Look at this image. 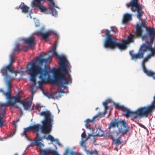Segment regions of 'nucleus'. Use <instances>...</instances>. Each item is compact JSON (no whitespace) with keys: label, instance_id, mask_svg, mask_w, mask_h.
<instances>
[{"label":"nucleus","instance_id":"1","mask_svg":"<svg viewBox=\"0 0 155 155\" xmlns=\"http://www.w3.org/2000/svg\"><path fill=\"white\" fill-rule=\"evenodd\" d=\"M131 10L137 12V17L141 21L140 25L137 23L136 25L135 35L141 37L143 40H149L153 44L155 38V29L150 27H147L145 22L142 18L144 12L142 10V5L130 7Z\"/></svg>","mask_w":155,"mask_h":155},{"label":"nucleus","instance_id":"2","mask_svg":"<svg viewBox=\"0 0 155 155\" xmlns=\"http://www.w3.org/2000/svg\"><path fill=\"white\" fill-rule=\"evenodd\" d=\"M40 115L45 117L44 119L42 121V125L37 124L31 126L32 132H35L37 134L34 140V145L41 147L43 145L40 141H42V137L40 136L39 132L41 130L44 134L49 133L51 130L54 120L53 116L49 111H42L40 113Z\"/></svg>","mask_w":155,"mask_h":155},{"label":"nucleus","instance_id":"3","mask_svg":"<svg viewBox=\"0 0 155 155\" xmlns=\"http://www.w3.org/2000/svg\"><path fill=\"white\" fill-rule=\"evenodd\" d=\"M31 67L36 73L39 74V77L43 83L45 82V80H47V76L51 73L53 74L54 78L49 79L48 81L52 84L60 86V81L63 80L64 78V77L61 74L62 70L60 66L57 69L54 68L48 70L47 68H42L34 62L31 63Z\"/></svg>","mask_w":155,"mask_h":155},{"label":"nucleus","instance_id":"4","mask_svg":"<svg viewBox=\"0 0 155 155\" xmlns=\"http://www.w3.org/2000/svg\"><path fill=\"white\" fill-rule=\"evenodd\" d=\"M115 107L119 110L126 112L123 114L126 118L133 116L134 118H140L142 117H147L149 115L151 116L152 112L155 109V104L152 102L150 105L140 107L136 110L133 111L129 109L118 104L115 105Z\"/></svg>","mask_w":155,"mask_h":155},{"label":"nucleus","instance_id":"5","mask_svg":"<svg viewBox=\"0 0 155 155\" xmlns=\"http://www.w3.org/2000/svg\"><path fill=\"white\" fill-rule=\"evenodd\" d=\"M68 62L66 58L59 63V66L61 69V74L64 77L63 80L60 81V86L64 88H65V84H68L71 83V79L70 75L69 73L68 70L66 68L68 67Z\"/></svg>","mask_w":155,"mask_h":155},{"label":"nucleus","instance_id":"6","mask_svg":"<svg viewBox=\"0 0 155 155\" xmlns=\"http://www.w3.org/2000/svg\"><path fill=\"white\" fill-rule=\"evenodd\" d=\"M106 38L104 43V46L106 48H114L115 47V45L117 39L113 37L110 33V31L108 29L105 30Z\"/></svg>","mask_w":155,"mask_h":155},{"label":"nucleus","instance_id":"7","mask_svg":"<svg viewBox=\"0 0 155 155\" xmlns=\"http://www.w3.org/2000/svg\"><path fill=\"white\" fill-rule=\"evenodd\" d=\"M16 59V57L12 54L10 57V62L8 65L3 67L1 70V73H15V71L14 70V68L12 66V64L14 62Z\"/></svg>","mask_w":155,"mask_h":155},{"label":"nucleus","instance_id":"8","mask_svg":"<svg viewBox=\"0 0 155 155\" xmlns=\"http://www.w3.org/2000/svg\"><path fill=\"white\" fill-rule=\"evenodd\" d=\"M152 44L150 43L149 45L144 44V50H145V52L147 51H150L151 53L150 54H149L143 60L142 66L143 70L144 65L146 68L145 63L149 59H150L151 57H153L155 55V48H152Z\"/></svg>","mask_w":155,"mask_h":155},{"label":"nucleus","instance_id":"9","mask_svg":"<svg viewBox=\"0 0 155 155\" xmlns=\"http://www.w3.org/2000/svg\"><path fill=\"white\" fill-rule=\"evenodd\" d=\"M144 49V44H143L140 46L137 53L133 54L134 51L132 50L130 51V54L131 56V60H136L138 59L143 58L145 53Z\"/></svg>","mask_w":155,"mask_h":155},{"label":"nucleus","instance_id":"10","mask_svg":"<svg viewBox=\"0 0 155 155\" xmlns=\"http://www.w3.org/2000/svg\"><path fill=\"white\" fill-rule=\"evenodd\" d=\"M29 74L30 75V80L33 83L30 87L31 90L32 91V94H33L35 92L34 89V88L36 84V78L38 74L31 67L29 69Z\"/></svg>","mask_w":155,"mask_h":155},{"label":"nucleus","instance_id":"11","mask_svg":"<svg viewBox=\"0 0 155 155\" xmlns=\"http://www.w3.org/2000/svg\"><path fill=\"white\" fill-rule=\"evenodd\" d=\"M15 101L13 103H12V105L14 106L17 102H19L23 105L25 110H28L31 107L32 104V101H28L26 102H25L23 101H21L20 98L19 96L18 97H15Z\"/></svg>","mask_w":155,"mask_h":155},{"label":"nucleus","instance_id":"12","mask_svg":"<svg viewBox=\"0 0 155 155\" xmlns=\"http://www.w3.org/2000/svg\"><path fill=\"white\" fill-rule=\"evenodd\" d=\"M32 5L33 7L38 8L41 12L46 13L48 9L41 4L40 0H33L32 2Z\"/></svg>","mask_w":155,"mask_h":155},{"label":"nucleus","instance_id":"13","mask_svg":"<svg viewBox=\"0 0 155 155\" xmlns=\"http://www.w3.org/2000/svg\"><path fill=\"white\" fill-rule=\"evenodd\" d=\"M52 32L51 31H48L46 32H44V29H41L37 32L38 35H40L41 36V39H43L45 41L49 40L48 38L50 35H51Z\"/></svg>","mask_w":155,"mask_h":155},{"label":"nucleus","instance_id":"14","mask_svg":"<svg viewBox=\"0 0 155 155\" xmlns=\"http://www.w3.org/2000/svg\"><path fill=\"white\" fill-rule=\"evenodd\" d=\"M3 95L6 97L7 99H8L7 102L6 103L8 104V105L11 106H14V105H12V103H13L15 101V97H19L18 95L11 97V91L8 90H7V92H5Z\"/></svg>","mask_w":155,"mask_h":155},{"label":"nucleus","instance_id":"15","mask_svg":"<svg viewBox=\"0 0 155 155\" xmlns=\"http://www.w3.org/2000/svg\"><path fill=\"white\" fill-rule=\"evenodd\" d=\"M22 40L24 43L28 44L29 47V48L31 49L35 45V38L31 36L26 38L23 39Z\"/></svg>","mask_w":155,"mask_h":155},{"label":"nucleus","instance_id":"16","mask_svg":"<svg viewBox=\"0 0 155 155\" xmlns=\"http://www.w3.org/2000/svg\"><path fill=\"white\" fill-rule=\"evenodd\" d=\"M39 152V155H60L57 151L50 149H41Z\"/></svg>","mask_w":155,"mask_h":155},{"label":"nucleus","instance_id":"17","mask_svg":"<svg viewBox=\"0 0 155 155\" xmlns=\"http://www.w3.org/2000/svg\"><path fill=\"white\" fill-rule=\"evenodd\" d=\"M1 73L2 76L5 77V79L8 87V90H11V89L12 87L11 84L12 78L9 75L8 73H5L4 74H3V73Z\"/></svg>","mask_w":155,"mask_h":155},{"label":"nucleus","instance_id":"18","mask_svg":"<svg viewBox=\"0 0 155 155\" xmlns=\"http://www.w3.org/2000/svg\"><path fill=\"white\" fill-rule=\"evenodd\" d=\"M126 5L127 8H129L131 6L142 5V4H140L139 0H131L130 2L129 3H127Z\"/></svg>","mask_w":155,"mask_h":155},{"label":"nucleus","instance_id":"19","mask_svg":"<svg viewBox=\"0 0 155 155\" xmlns=\"http://www.w3.org/2000/svg\"><path fill=\"white\" fill-rule=\"evenodd\" d=\"M36 60L38 61L39 64H42L43 63H46L48 61L50 62L51 61V57L49 56L48 58H43L40 56L37 57Z\"/></svg>","mask_w":155,"mask_h":155},{"label":"nucleus","instance_id":"20","mask_svg":"<svg viewBox=\"0 0 155 155\" xmlns=\"http://www.w3.org/2000/svg\"><path fill=\"white\" fill-rule=\"evenodd\" d=\"M143 71L147 75L150 76L155 80V72L150 70H147L144 66L143 67Z\"/></svg>","mask_w":155,"mask_h":155},{"label":"nucleus","instance_id":"21","mask_svg":"<svg viewBox=\"0 0 155 155\" xmlns=\"http://www.w3.org/2000/svg\"><path fill=\"white\" fill-rule=\"evenodd\" d=\"M105 115V112H104L103 114H101V112H99L92 119H87L86 120L85 122H86L87 123L89 122H92L94 121V120L97 117H101L104 116Z\"/></svg>","mask_w":155,"mask_h":155},{"label":"nucleus","instance_id":"22","mask_svg":"<svg viewBox=\"0 0 155 155\" xmlns=\"http://www.w3.org/2000/svg\"><path fill=\"white\" fill-rule=\"evenodd\" d=\"M127 44L125 41L122 43H118L117 41L115 45V47H117L118 48L121 50L124 49L127 47Z\"/></svg>","mask_w":155,"mask_h":155},{"label":"nucleus","instance_id":"23","mask_svg":"<svg viewBox=\"0 0 155 155\" xmlns=\"http://www.w3.org/2000/svg\"><path fill=\"white\" fill-rule=\"evenodd\" d=\"M127 124L124 120H118L116 119V127H119L120 126L125 127Z\"/></svg>","mask_w":155,"mask_h":155},{"label":"nucleus","instance_id":"24","mask_svg":"<svg viewBox=\"0 0 155 155\" xmlns=\"http://www.w3.org/2000/svg\"><path fill=\"white\" fill-rule=\"evenodd\" d=\"M132 15L127 13L125 14L124 16L123 19V22L124 23H125L132 19Z\"/></svg>","mask_w":155,"mask_h":155},{"label":"nucleus","instance_id":"25","mask_svg":"<svg viewBox=\"0 0 155 155\" xmlns=\"http://www.w3.org/2000/svg\"><path fill=\"white\" fill-rule=\"evenodd\" d=\"M51 52L53 54H54L59 59L60 61H61L66 58L65 57L63 56H60L57 54L55 48H54L52 49Z\"/></svg>","mask_w":155,"mask_h":155},{"label":"nucleus","instance_id":"26","mask_svg":"<svg viewBox=\"0 0 155 155\" xmlns=\"http://www.w3.org/2000/svg\"><path fill=\"white\" fill-rule=\"evenodd\" d=\"M19 8L24 13H27L29 9V8L25 5L24 3L22 5H20Z\"/></svg>","mask_w":155,"mask_h":155},{"label":"nucleus","instance_id":"27","mask_svg":"<svg viewBox=\"0 0 155 155\" xmlns=\"http://www.w3.org/2000/svg\"><path fill=\"white\" fill-rule=\"evenodd\" d=\"M111 137L113 141L114 142V144L116 146H117L123 143V141L122 140H120L119 138L115 139L112 136H111Z\"/></svg>","mask_w":155,"mask_h":155},{"label":"nucleus","instance_id":"28","mask_svg":"<svg viewBox=\"0 0 155 155\" xmlns=\"http://www.w3.org/2000/svg\"><path fill=\"white\" fill-rule=\"evenodd\" d=\"M134 38H136L135 36L130 34L129 35V36L128 37L127 40L125 41L127 44L131 42H133L134 41Z\"/></svg>","mask_w":155,"mask_h":155},{"label":"nucleus","instance_id":"29","mask_svg":"<svg viewBox=\"0 0 155 155\" xmlns=\"http://www.w3.org/2000/svg\"><path fill=\"white\" fill-rule=\"evenodd\" d=\"M5 112H2L0 113V127H2L4 125V122L3 120V118L5 116Z\"/></svg>","mask_w":155,"mask_h":155},{"label":"nucleus","instance_id":"30","mask_svg":"<svg viewBox=\"0 0 155 155\" xmlns=\"http://www.w3.org/2000/svg\"><path fill=\"white\" fill-rule=\"evenodd\" d=\"M87 139V138H86V139H82L80 143V145L82 147L84 150L86 152L88 150L87 149L86 146H85V145L86 141Z\"/></svg>","mask_w":155,"mask_h":155},{"label":"nucleus","instance_id":"31","mask_svg":"<svg viewBox=\"0 0 155 155\" xmlns=\"http://www.w3.org/2000/svg\"><path fill=\"white\" fill-rule=\"evenodd\" d=\"M42 137V138H45L48 140H50L52 142L57 141V139H54L51 135L50 134H49L47 137L46 135H44Z\"/></svg>","mask_w":155,"mask_h":155},{"label":"nucleus","instance_id":"32","mask_svg":"<svg viewBox=\"0 0 155 155\" xmlns=\"http://www.w3.org/2000/svg\"><path fill=\"white\" fill-rule=\"evenodd\" d=\"M8 106V104L7 103H0V109L2 110V112H5L6 109Z\"/></svg>","mask_w":155,"mask_h":155},{"label":"nucleus","instance_id":"33","mask_svg":"<svg viewBox=\"0 0 155 155\" xmlns=\"http://www.w3.org/2000/svg\"><path fill=\"white\" fill-rule=\"evenodd\" d=\"M31 131H32L31 126H30L29 127L24 128L23 134L24 135H25L27 132H29Z\"/></svg>","mask_w":155,"mask_h":155},{"label":"nucleus","instance_id":"34","mask_svg":"<svg viewBox=\"0 0 155 155\" xmlns=\"http://www.w3.org/2000/svg\"><path fill=\"white\" fill-rule=\"evenodd\" d=\"M70 149L69 148H67L66 149L65 152L63 154V155H68V154L69 153ZM71 155H78L77 153L75 152L72 151L70 153Z\"/></svg>","mask_w":155,"mask_h":155},{"label":"nucleus","instance_id":"35","mask_svg":"<svg viewBox=\"0 0 155 155\" xmlns=\"http://www.w3.org/2000/svg\"><path fill=\"white\" fill-rule=\"evenodd\" d=\"M116 127V119H115L114 120L112 121L109 125L108 128L109 129L111 128L114 127Z\"/></svg>","mask_w":155,"mask_h":155},{"label":"nucleus","instance_id":"36","mask_svg":"<svg viewBox=\"0 0 155 155\" xmlns=\"http://www.w3.org/2000/svg\"><path fill=\"white\" fill-rule=\"evenodd\" d=\"M116 127V119H115L114 120L112 121L109 125L108 128L109 129L111 128L114 127Z\"/></svg>","mask_w":155,"mask_h":155},{"label":"nucleus","instance_id":"37","mask_svg":"<svg viewBox=\"0 0 155 155\" xmlns=\"http://www.w3.org/2000/svg\"><path fill=\"white\" fill-rule=\"evenodd\" d=\"M116 127V119H115L114 120L112 121L109 125L108 128L109 129L111 128L114 127Z\"/></svg>","mask_w":155,"mask_h":155},{"label":"nucleus","instance_id":"38","mask_svg":"<svg viewBox=\"0 0 155 155\" xmlns=\"http://www.w3.org/2000/svg\"><path fill=\"white\" fill-rule=\"evenodd\" d=\"M43 91L44 94L49 98H53L54 97V96L55 95L57 94L56 92H55L53 95H52L51 94H49L47 92H44V91Z\"/></svg>","mask_w":155,"mask_h":155},{"label":"nucleus","instance_id":"39","mask_svg":"<svg viewBox=\"0 0 155 155\" xmlns=\"http://www.w3.org/2000/svg\"><path fill=\"white\" fill-rule=\"evenodd\" d=\"M86 152L87 154L90 155H98L97 152L96 150L91 151L88 150Z\"/></svg>","mask_w":155,"mask_h":155},{"label":"nucleus","instance_id":"40","mask_svg":"<svg viewBox=\"0 0 155 155\" xmlns=\"http://www.w3.org/2000/svg\"><path fill=\"white\" fill-rule=\"evenodd\" d=\"M16 131V128L13 129L11 133L8 135V137H12L15 134Z\"/></svg>","mask_w":155,"mask_h":155},{"label":"nucleus","instance_id":"41","mask_svg":"<svg viewBox=\"0 0 155 155\" xmlns=\"http://www.w3.org/2000/svg\"><path fill=\"white\" fill-rule=\"evenodd\" d=\"M107 102H104L103 103V104L105 107V110L103 113H101V114H103L104 112H105V114L106 113V110L108 108V107L107 106Z\"/></svg>","mask_w":155,"mask_h":155},{"label":"nucleus","instance_id":"42","mask_svg":"<svg viewBox=\"0 0 155 155\" xmlns=\"http://www.w3.org/2000/svg\"><path fill=\"white\" fill-rule=\"evenodd\" d=\"M126 127V129L124 130L122 134H126L128 132L129 130V127L127 125H126L125 127Z\"/></svg>","mask_w":155,"mask_h":155},{"label":"nucleus","instance_id":"43","mask_svg":"<svg viewBox=\"0 0 155 155\" xmlns=\"http://www.w3.org/2000/svg\"><path fill=\"white\" fill-rule=\"evenodd\" d=\"M19 45H20L19 43H18V44H17L15 47V48H14V51H20L21 50V49H20L19 48Z\"/></svg>","mask_w":155,"mask_h":155},{"label":"nucleus","instance_id":"44","mask_svg":"<svg viewBox=\"0 0 155 155\" xmlns=\"http://www.w3.org/2000/svg\"><path fill=\"white\" fill-rule=\"evenodd\" d=\"M28 48H29V46L24 45L23 46L22 49L21 50H23L25 51H27Z\"/></svg>","mask_w":155,"mask_h":155},{"label":"nucleus","instance_id":"45","mask_svg":"<svg viewBox=\"0 0 155 155\" xmlns=\"http://www.w3.org/2000/svg\"><path fill=\"white\" fill-rule=\"evenodd\" d=\"M47 80H45V82H43V83H45L46 82ZM39 84V86L37 87V88L40 87L41 89L42 90V83H43L41 81H41H39L38 82Z\"/></svg>","mask_w":155,"mask_h":155},{"label":"nucleus","instance_id":"46","mask_svg":"<svg viewBox=\"0 0 155 155\" xmlns=\"http://www.w3.org/2000/svg\"><path fill=\"white\" fill-rule=\"evenodd\" d=\"M110 31H113L114 33H116L117 31V28L115 27H111V29L110 30Z\"/></svg>","mask_w":155,"mask_h":155},{"label":"nucleus","instance_id":"47","mask_svg":"<svg viewBox=\"0 0 155 155\" xmlns=\"http://www.w3.org/2000/svg\"><path fill=\"white\" fill-rule=\"evenodd\" d=\"M81 136L82 138H85V139H86V138H87L88 139L89 137H86V135L85 132H83L82 134L81 135Z\"/></svg>","mask_w":155,"mask_h":155},{"label":"nucleus","instance_id":"48","mask_svg":"<svg viewBox=\"0 0 155 155\" xmlns=\"http://www.w3.org/2000/svg\"><path fill=\"white\" fill-rule=\"evenodd\" d=\"M19 121V120H16L15 121H13L12 122V124L15 126V127L16 128V124Z\"/></svg>","mask_w":155,"mask_h":155},{"label":"nucleus","instance_id":"49","mask_svg":"<svg viewBox=\"0 0 155 155\" xmlns=\"http://www.w3.org/2000/svg\"><path fill=\"white\" fill-rule=\"evenodd\" d=\"M57 91L58 92H59V93H64V91L61 90V89L59 88H58L57 89Z\"/></svg>","mask_w":155,"mask_h":155},{"label":"nucleus","instance_id":"50","mask_svg":"<svg viewBox=\"0 0 155 155\" xmlns=\"http://www.w3.org/2000/svg\"><path fill=\"white\" fill-rule=\"evenodd\" d=\"M57 141V144L58 146L61 147H62L63 146L59 142L58 140H57V141Z\"/></svg>","mask_w":155,"mask_h":155},{"label":"nucleus","instance_id":"51","mask_svg":"<svg viewBox=\"0 0 155 155\" xmlns=\"http://www.w3.org/2000/svg\"><path fill=\"white\" fill-rule=\"evenodd\" d=\"M51 12H52V15H54V16H55L57 15V11H55V13H54V14L53 13V12L52 11H51Z\"/></svg>","mask_w":155,"mask_h":155},{"label":"nucleus","instance_id":"52","mask_svg":"<svg viewBox=\"0 0 155 155\" xmlns=\"http://www.w3.org/2000/svg\"><path fill=\"white\" fill-rule=\"evenodd\" d=\"M41 107L40 106V105H37L36 107V109L37 110H39V109L41 108Z\"/></svg>","mask_w":155,"mask_h":155},{"label":"nucleus","instance_id":"53","mask_svg":"<svg viewBox=\"0 0 155 155\" xmlns=\"http://www.w3.org/2000/svg\"><path fill=\"white\" fill-rule=\"evenodd\" d=\"M0 92L3 93V94H4L5 91H4L3 89H0Z\"/></svg>","mask_w":155,"mask_h":155},{"label":"nucleus","instance_id":"54","mask_svg":"<svg viewBox=\"0 0 155 155\" xmlns=\"http://www.w3.org/2000/svg\"><path fill=\"white\" fill-rule=\"evenodd\" d=\"M152 103L153 104H155V94L154 97H153V100L152 102Z\"/></svg>","mask_w":155,"mask_h":155},{"label":"nucleus","instance_id":"55","mask_svg":"<svg viewBox=\"0 0 155 155\" xmlns=\"http://www.w3.org/2000/svg\"><path fill=\"white\" fill-rule=\"evenodd\" d=\"M7 138L6 137H4L2 138H1L0 137V140H3V139H6Z\"/></svg>","mask_w":155,"mask_h":155},{"label":"nucleus","instance_id":"56","mask_svg":"<svg viewBox=\"0 0 155 155\" xmlns=\"http://www.w3.org/2000/svg\"><path fill=\"white\" fill-rule=\"evenodd\" d=\"M139 125L140 127H143V124H139Z\"/></svg>","mask_w":155,"mask_h":155},{"label":"nucleus","instance_id":"57","mask_svg":"<svg viewBox=\"0 0 155 155\" xmlns=\"http://www.w3.org/2000/svg\"><path fill=\"white\" fill-rule=\"evenodd\" d=\"M142 128H143L144 129L146 130L147 129V128L146 127H145L144 125H143Z\"/></svg>","mask_w":155,"mask_h":155},{"label":"nucleus","instance_id":"58","mask_svg":"<svg viewBox=\"0 0 155 155\" xmlns=\"http://www.w3.org/2000/svg\"><path fill=\"white\" fill-rule=\"evenodd\" d=\"M86 127L87 128H88L89 129H91V127H90V126H87V125H86Z\"/></svg>","mask_w":155,"mask_h":155},{"label":"nucleus","instance_id":"59","mask_svg":"<svg viewBox=\"0 0 155 155\" xmlns=\"http://www.w3.org/2000/svg\"><path fill=\"white\" fill-rule=\"evenodd\" d=\"M14 155H18V154L17 153H15L14 154Z\"/></svg>","mask_w":155,"mask_h":155},{"label":"nucleus","instance_id":"60","mask_svg":"<svg viewBox=\"0 0 155 155\" xmlns=\"http://www.w3.org/2000/svg\"><path fill=\"white\" fill-rule=\"evenodd\" d=\"M58 97H55V98H58Z\"/></svg>","mask_w":155,"mask_h":155},{"label":"nucleus","instance_id":"61","mask_svg":"<svg viewBox=\"0 0 155 155\" xmlns=\"http://www.w3.org/2000/svg\"><path fill=\"white\" fill-rule=\"evenodd\" d=\"M110 113H109V116H108V117L109 116V115H110Z\"/></svg>","mask_w":155,"mask_h":155},{"label":"nucleus","instance_id":"62","mask_svg":"<svg viewBox=\"0 0 155 155\" xmlns=\"http://www.w3.org/2000/svg\"><path fill=\"white\" fill-rule=\"evenodd\" d=\"M91 136V134H89V136Z\"/></svg>","mask_w":155,"mask_h":155}]
</instances>
